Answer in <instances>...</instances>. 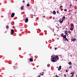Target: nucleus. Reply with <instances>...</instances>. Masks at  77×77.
Listing matches in <instances>:
<instances>
[{"mask_svg":"<svg viewBox=\"0 0 77 77\" xmlns=\"http://www.w3.org/2000/svg\"><path fill=\"white\" fill-rule=\"evenodd\" d=\"M59 59V57L57 56L53 58H51V61L53 62H57Z\"/></svg>","mask_w":77,"mask_h":77,"instance_id":"f257e3e1","label":"nucleus"},{"mask_svg":"<svg viewBox=\"0 0 77 77\" xmlns=\"http://www.w3.org/2000/svg\"><path fill=\"white\" fill-rule=\"evenodd\" d=\"M14 33V29H12L11 31V35H13Z\"/></svg>","mask_w":77,"mask_h":77,"instance_id":"f03ea898","label":"nucleus"},{"mask_svg":"<svg viewBox=\"0 0 77 77\" xmlns=\"http://www.w3.org/2000/svg\"><path fill=\"white\" fill-rule=\"evenodd\" d=\"M74 73H75V72H73L71 73V74H72L71 77H73L74 76Z\"/></svg>","mask_w":77,"mask_h":77,"instance_id":"7ed1b4c3","label":"nucleus"},{"mask_svg":"<svg viewBox=\"0 0 77 77\" xmlns=\"http://www.w3.org/2000/svg\"><path fill=\"white\" fill-rule=\"evenodd\" d=\"M15 15V13H13L11 15V17L12 18H13L14 17V16Z\"/></svg>","mask_w":77,"mask_h":77,"instance_id":"20e7f679","label":"nucleus"},{"mask_svg":"<svg viewBox=\"0 0 77 77\" xmlns=\"http://www.w3.org/2000/svg\"><path fill=\"white\" fill-rule=\"evenodd\" d=\"M29 21V20L27 18L25 20V23H27Z\"/></svg>","mask_w":77,"mask_h":77,"instance_id":"39448f33","label":"nucleus"},{"mask_svg":"<svg viewBox=\"0 0 77 77\" xmlns=\"http://www.w3.org/2000/svg\"><path fill=\"white\" fill-rule=\"evenodd\" d=\"M65 35H66V36H68V31H66L65 32Z\"/></svg>","mask_w":77,"mask_h":77,"instance_id":"423d86ee","label":"nucleus"},{"mask_svg":"<svg viewBox=\"0 0 77 77\" xmlns=\"http://www.w3.org/2000/svg\"><path fill=\"white\" fill-rule=\"evenodd\" d=\"M61 68H62V66H60L58 69V71H60V70L61 69Z\"/></svg>","mask_w":77,"mask_h":77,"instance_id":"0eeeda50","label":"nucleus"},{"mask_svg":"<svg viewBox=\"0 0 77 77\" xmlns=\"http://www.w3.org/2000/svg\"><path fill=\"white\" fill-rule=\"evenodd\" d=\"M29 61L30 62H33V60L32 58H30L29 59Z\"/></svg>","mask_w":77,"mask_h":77,"instance_id":"6e6552de","label":"nucleus"},{"mask_svg":"<svg viewBox=\"0 0 77 77\" xmlns=\"http://www.w3.org/2000/svg\"><path fill=\"white\" fill-rule=\"evenodd\" d=\"M75 38H72V41H75Z\"/></svg>","mask_w":77,"mask_h":77,"instance_id":"1a4fd4ad","label":"nucleus"},{"mask_svg":"<svg viewBox=\"0 0 77 77\" xmlns=\"http://www.w3.org/2000/svg\"><path fill=\"white\" fill-rule=\"evenodd\" d=\"M21 10H23L24 9V6H22L20 8Z\"/></svg>","mask_w":77,"mask_h":77,"instance_id":"9d476101","label":"nucleus"},{"mask_svg":"<svg viewBox=\"0 0 77 77\" xmlns=\"http://www.w3.org/2000/svg\"><path fill=\"white\" fill-rule=\"evenodd\" d=\"M63 22V20L62 21L60 20V23H62Z\"/></svg>","mask_w":77,"mask_h":77,"instance_id":"9b49d317","label":"nucleus"},{"mask_svg":"<svg viewBox=\"0 0 77 77\" xmlns=\"http://www.w3.org/2000/svg\"><path fill=\"white\" fill-rule=\"evenodd\" d=\"M73 27H71V28L70 29V30L72 31V30H73Z\"/></svg>","mask_w":77,"mask_h":77,"instance_id":"f8f14e48","label":"nucleus"},{"mask_svg":"<svg viewBox=\"0 0 77 77\" xmlns=\"http://www.w3.org/2000/svg\"><path fill=\"white\" fill-rule=\"evenodd\" d=\"M68 64H69V65H71L72 64L71 63V62H70Z\"/></svg>","mask_w":77,"mask_h":77,"instance_id":"ddd939ff","label":"nucleus"},{"mask_svg":"<svg viewBox=\"0 0 77 77\" xmlns=\"http://www.w3.org/2000/svg\"><path fill=\"white\" fill-rule=\"evenodd\" d=\"M63 38H66V35H64L63 36Z\"/></svg>","mask_w":77,"mask_h":77,"instance_id":"4468645a","label":"nucleus"},{"mask_svg":"<svg viewBox=\"0 0 77 77\" xmlns=\"http://www.w3.org/2000/svg\"><path fill=\"white\" fill-rule=\"evenodd\" d=\"M65 41H66H66H69L68 40V39H67V38H65Z\"/></svg>","mask_w":77,"mask_h":77,"instance_id":"2eb2a0df","label":"nucleus"},{"mask_svg":"<svg viewBox=\"0 0 77 77\" xmlns=\"http://www.w3.org/2000/svg\"><path fill=\"white\" fill-rule=\"evenodd\" d=\"M56 11H54L53 12V14L54 15H55L56 14Z\"/></svg>","mask_w":77,"mask_h":77,"instance_id":"dca6fc26","label":"nucleus"},{"mask_svg":"<svg viewBox=\"0 0 77 77\" xmlns=\"http://www.w3.org/2000/svg\"><path fill=\"white\" fill-rule=\"evenodd\" d=\"M62 19L63 20H63L65 19V16H63V17L62 18Z\"/></svg>","mask_w":77,"mask_h":77,"instance_id":"f3484780","label":"nucleus"},{"mask_svg":"<svg viewBox=\"0 0 77 77\" xmlns=\"http://www.w3.org/2000/svg\"><path fill=\"white\" fill-rule=\"evenodd\" d=\"M27 6H28V7L30 6V4H27Z\"/></svg>","mask_w":77,"mask_h":77,"instance_id":"a211bd4d","label":"nucleus"},{"mask_svg":"<svg viewBox=\"0 0 77 77\" xmlns=\"http://www.w3.org/2000/svg\"><path fill=\"white\" fill-rule=\"evenodd\" d=\"M61 36H62V37H63L64 36V35H63V34H62L61 35Z\"/></svg>","mask_w":77,"mask_h":77,"instance_id":"6ab92c4d","label":"nucleus"},{"mask_svg":"<svg viewBox=\"0 0 77 77\" xmlns=\"http://www.w3.org/2000/svg\"><path fill=\"white\" fill-rule=\"evenodd\" d=\"M73 26H74V25L72 24H71V27H73Z\"/></svg>","mask_w":77,"mask_h":77,"instance_id":"aec40b11","label":"nucleus"},{"mask_svg":"<svg viewBox=\"0 0 77 77\" xmlns=\"http://www.w3.org/2000/svg\"><path fill=\"white\" fill-rule=\"evenodd\" d=\"M64 11L66 12V11H67V9H66V8L64 9Z\"/></svg>","mask_w":77,"mask_h":77,"instance_id":"412c9836","label":"nucleus"},{"mask_svg":"<svg viewBox=\"0 0 77 77\" xmlns=\"http://www.w3.org/2000/svg\"><path fill=\"white\" fill-rule=\"evenodd\" d=\"M40 75H44V74L43 73H42V74H41V73H40Z\"/></svg>","mask_w":77,"mask_h":77,"instance_id":"4be33fe9","label":"nucleus"},{"mask_svg":"<svg viewBox=\"0 0 77 77\" xmlns=\"http://www.w3.org/2000/svg\"><path fill=\"white\" fill-rule=\"evenodd\" d=\"M47 66H48V67H50V64H48L47 65Z\"/></svg>","mask_w":77,"mask_h":77,"instance_id":"5701e85b","label":"nucleus"},{"mask_svg":"<svg viewBox=\"0 0 77 77\" xmlns=\"http://www.w3.org/2000/svg\"><path fill=\"white\" fill-rule=\"evenodd\" d=\"M60 9H62V6H60Z\"/></svg>","mask_w":77,"mask_h":77,"instance_id":"b1692460","label":"nucleus"},{"mask_svg":"<svg viewBox=\"0 0 77 77\" xmlns=\"http://www.w3.org/2000/svg\"><path fill=\"white\" fill-rule=\"evenodd\" d=\"M6 29H9V26H6Z\"/></svg>","mask_w":77,"mask_h":77,"instance_id":"393cba45","label":"nucleus"},{"mask_svg":"<svg viewBox=\"0 0 77 77\" xmlns=\"http://www.w3.org/2000/svg\"><path fill=\"white\" fill-rule=\"evenodd\" d=\"M22 2H23V3H24L25 2V1L23 0V1Z\"/></svg>","mask_w":77,"mask_h":77,"instance_id":"a878e982","label":"nucleus"},{"mask_svg":"<svg viewBox=\"0 0 77 77\" xmlns=\"http://www.w3.org/2000/svg\"><path fill=\"white\" fill-rule=\"evenodd\" d=\"M64 77H66V74H64Z\"/></svg>","mask_w":77,"mask_h":77,"instance_id":"bb28decb","label":"nucleus"},{"mask_svg":"<svg viewBox=\"0 0 77 77\" xmlns=\"http://www.w3.org/2000/svg\"><path fill=\"white\" fill-rule=\"evenodd\" d=\"M57 14H59V11H57Z\"/></svg>","mask_w":77,"mask_h":77,"instance_id":"cd10ccee","label":"nucleus"},{"mask_svg":"<svg viewBox=\"0 0 77 77\" xmlns=\"http://www.w3.org/2000/svg\"><path fill=\"white\" fill-rule=\"evenodd\" d=\"M55 50H57V48H55Z\"/></svg>","mask_w":77,"mask_h":77,"instance_id":"c85d7f7f","label":"nucleus"},{"mask_svg":"<svg viewBox=\"0 0 77 77\" xmlns=\"http://www.w3.org/2000/svg\"><path fill=\"white\" fill-rule=\"evenodd\" d=\"M14 28H15V26H13V29H14Z\"/></svg>","mask_w":77,"mask_h":77,"instance_id":"c756f323","label":"nucleus"},{"mask_svg":"<svg viewBox=\"0 0 77 77\" xmlns=\"http://www.w3.org/2000/svg\"><path fill=\"white\" fill-rule=\"evenodd\" d=\"M72 68V66H70L69 67V68Z\"/></svg>","mask_w":77,"mask_h":77,"instance_id":"7c9ffc66","label":"nucleus"},{"mask_svg":"<svg viewBox=\"0 0 77 77\" xmlns=\"http://www.w3.org/2000/svg\"><path fill=\"white\" fill-rule=\"evenodd\" d=\"M4 33H7L6 31H5L4 32Z\"/></svg>","mask_w":77,"mask_h":77,"instance_id":"2f4dec72","label":"nucleus"},{"mask_svg":"<svg viewBox=\"0 0 77 77\" xmlns=\"http://www.w3.org/2000/svg\"><path fill=\"white\" fill-rule=\"evenodd\" d=\"M69 34H71V32H70V31H69Z\"/></svg>","mask_w":77,"mask_h":77,"instance_id":"473e14b6","label":"nucleus"},{"mask_svg":"<svg viewBox=\"0 0 77 77\" xmlns=\"http://www.w3.org/2000/svg\"><path fill=\"white\" fill-rule=\"evenodd\" d=\"M66 72H68V70H66Z\"/></svg>","mask_w":77,"mask_h":77,"instance_id":"72a5a7b5","label":"nucleus"},{"mask_svg":"<svg viewBox=\"0 0 77 77\" xmlns=\"http://www.w3.org/2000/svg\"><path fill=\"white\" fill-rule=\"evenodd\" d=\"M72 6V5H70V7H71Z\"/></svg>","mask_w":77,"mask_h":77,"instance_id":"f704fd0d","label":"nucleus"},{"mask_svg":"<svg viewBox=\"0 0 77 77\" xmlns=\"http://www.w3.org/2000/svg\"><path fill=\"white\" fill-rule=\"evenodd\" d=\"M41 77V76H40V75H39L38 76V77Z\"/></svg>","mask_w":77,"mask_h":77,"instance_id":"c9c22d12","label":"nucleus"},{"mask_svg":"<svg viewBox=\"0 0 77 77\" xmlns=\"http://www.w3.org/2000/svg\"><path fill=\"white\" fill-rule=\"evenodd\" d=\"M76 13H77L76 12H75V14H76Z\"/></svg>","mask_w":77,"mask_h":77,"instance_id":"e433bc0d","label":"nucleus"},{"mask_svg":"<svg viewBox=\"0 0 77 77\" xmlns=\"http://www.w3.org/2000/svg\"><path fill=\"white\" fill-rule=\"evenodd\" d=\"M76 77H77V75H76Z\"/></svg>","mask_w":77,"mask_h":77,"instance_id":"4c0bfd02","label":"nucleus"},{"mask_svg":"<svg viewBox=\"0 0 77 77\" xmlns=\"http://www.w3.org/2000/svg\"><path fill=\"white\" fill-rule=\"evenodd\" d=\"M63 39H64V38H63Z\"/></svg>","mask_w":77,"mask_h":77,"instance_id":"58836bf2","label":"nucleus"},{"mask_svg":"<svg viewBox=\"0 0 77 77\" xmlns=\"http://www.w3.org/2000/svg\"><path fill=\"white\" fill-rule=\"evenodd\" d=\"M51 57H52V56H51Z\"/></svg>","mask_w":77,"mask_h":77,"instance_id":"ea45409f","label":"nucleus"}]
</instances>
